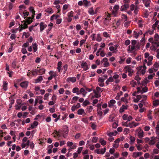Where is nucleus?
Wrapping results in <instances>:
<instances>
[{"label": "nucleus", "instance_id": "1", "mask_svg": "<svg viewBox=\"0 0 159 159\" xmlns=\"http://www.w3.org/2000/svg\"><path fill=\"white\" fill-rule=\"evenodd\" d=\"M154 39H153V38H151L148 39V41L151 43L153 45L151 47V49L154 51L156 49V48L155 46L157 47L159 46V41L158 40L159 39V35L158 34H155Z\"/></svg>", "mask_w": 159, "mask_h": 159}, {"label": "nucleus", "instance_id": "2", "mask_svg": "<svg viewBox=\"0 0 159 159\" xmlns=\"http://www.w3.org/2000/svg\"><path fill=\"white\" fill-rule=\"evenodd\" d=\"M139 47L136 44V41L135 40H133L131 43V45H129L127 48V51L129 53H133Z\"/></svg>", "mask_w": 159, "mask_h": 159}, {"label": "nucleus", "instance_id": "3", "mask_svg": "<svg viewBox=\"0 0 159 159\" xmlns=\"http://www.w3.org/2000/svg\"><path fill=\"white\" fill-rule=\"evenodd\" d=\"M78 5L80 6H83L86 7H89L91 5L90 2L87 0L80 1L78 2Z\"/></svg>", "mask_w": 159, "mask_h": 159}, {"label": "nucleus", "instance_id": "4", "mask_svg": "<svg viewBox=\"0 0 159 159\" xmlns=\"http://www.w3.org/2000/svg\"><path fill=\"white\" fill-rule=\"evenodd\" d=\"M102 91V90L98 87H97L95 89L93 90V92L94 93V96L96 98H99L101 96V93Z\"/></svg>", "mask_w": 159, "mask_h": 159}, {"label": "nucleus", "instance_id": "5", "mask_svg": "<svg viewBox=\"0 0 159 159\" xmlns=\"http://www.w3.org/2000/svg\"><path fill=\"white\" fill-rule=\"evenodd\" d=\"M130 11L128 12V13L129 14L131 11H134V13L135 14H137L139 10V7L138 6H135L134 4H131L130 6Z\"/></svg>", "mask_w": 159, "mask_h": 159}, {"label": "nucleus", "instance_id": "6", "mask_svg": "<svg viewBox=\"0 0 159 159\" xmlns=\"http://www.w3.org/2000/svg\"><path fill=\"white\" fill-rule=\"evenodd\" d=\"M30 143V141L28 140V138L26 137H24L22 141V143L21 144V146L22 148H24L26 146H28L29 145Z\"/></svg>", "mask_w": 159, "mask_h": 159}, {"label": "nucleus", "instance_id": "7", "mask_svg": "<svg viewBox=\"0 0 159 159\" xmlns=\"http://www.w3.org/2000/svg\"><path fill=\"white\" fill-rule=\"evenodd\" d=\"M124 70L125 73H128V75L129 76H131L134 72L133 69L129 66H127L125 67Z\"/></svg>", "mask_w": 159, "mask_h": 159}, {"label": "nucleus", "instance_id": "8", "mask_svg": "<svg viewBox=\"0 0 159 159\" xmlns=\"http://www.w3.org/2000/svg\"><path fill=\"white\" fill-rule=\"evenodd\" d=\"M146 65H144L143 66H140L137 68L138 72L139 74H142L143 75L146 72Z\"/></svg>", "mask_w": 159, "mask_h": 159}, {"label": "nucleus", "instance_id": "9", "mask_svg": "<svg viewBox=\"0 0 159 159\" xmlns=\"http://www.w3.org/2000/svg\"><path fill=\"white\" fill-rule=\"evenodd\" d=\"M137 92L138 93L143 94L146 93L148 91V88L147 87H138L137 88Z\"/></svg>", "mask_w": 159, "mask_h": 159}, {"label": "nucleus", "instance_id": "10", "mask_svg": "<svg viewBox=\"0 0 159 159\" xmlns=\"http://www.w3.org/2000/svg\"><path fill=\"white\" fill-rule=\"evenodd\" d=\"M119 9V6L118 5H115L112 11V14L115 17L117 16L118 11Z\"/></svg>", "mask_w": 159, "mask_h": 159}, {"label": "nucleus", "instance_id": "11", "mask_svg": "<svg viewBox=\"0 0 159 159\" xmlns=\"http://www.w3.org/2000/svg\"><path fill=\"white\" fill-rule=\"evenodd\" d=\"M69 129L67 126L66 125H65L63 126L62 134L64 138H66L68 133Z\"/></svg>", "mask_w": 159, "mask_h": 159}, {"label": "nucleus", "instance_id": "12", "mask_svg": "<svg viewBox=\"0 0 159 159\" xmlns=\"http://www.w3.org/2000/svg\"><path fill=\"white\" fill-rule=\"evenodd\" d=\"M116 102L115 100L114 99L111 100L110 101L108 102V106L110 108H112L114 109L116 108V107L115 105Z\"/></svg>", "mask_w": 159, "mask_h": 159}, {"label": "nucleus", "instance_id": "13", "mask_svg": "<svg viewBox=\"0 0 159 159\" xmlns=\"http://www.w3.org/2000/svg\"><path fill=\"white\" fill-rule=\"evenodd\" d=\"M136 133L137 134V135L140 138L143 137L144 136V133L143 130L140 128H139L136 130Z\"/></svg>", "mask_w": 159, "mask_h": 159}, {"label": "nucleus", "instance_id": "14", "mask_svg": "<svg viewBox=\"0 0 159 159\" xmlns=\"http://www.w3.org/2000/svg\"><path fill=\"white\" fill-rule=\"evenodd\" d=\"M67 145L70 147L68 149L69 151L71 149H75L76 147V144H74L73 142L70 141H68L67 143Z\"/></svg>", "mask_w": 159, "mask_h": 159}, {"label": "nucleus", "instance_id": "15", "mask_svg": "<svg viewBox=\"0 0 159 159\" xmlns=\"http://www.w3.org/2000/svg\"><path fill=\"white\" fill-rule=\"evenodd\" d=\"M81 66L85 71L87 70L89 68V66L87 63L84 61H82L81 64Z\"/></svg>", "mask_w": 159, "mask_h": 159}, {"label": "nucleus", "instance_id": "16", "mask_svg": "<svg viewBox=\"0 0 159 159\" xmlns=\"http://www.w3.org/2000/svg\"><path fill=\"white\" fill-rule=\"evenodd\" d=\"M142 32L141 30H135L133 32V35L135 38H138L140 34H142Z\"/></svg>", "mask_w": 159, "mask_h": 159}, {"label": "nucleus", "instance_id": "17", "mask_svg": "<svg viewBox=\"0 0 159 159\" xmlns=\"http://www.w3.org/2000/svg\"><path fill=\"white\" fill-rule=\"evenodd\" d=\"M145 6L146 7H150L152 3L151 0H142Z\"/></svg>", "mask_w": 159, "mask_h": 159}, {"label": "nucleus", "instance_id": "18", "mask_svg": "<svg viewBox=\"0 0 159 159\" xmlns=\"http://www.w3.org/2000/svg\"><path fill=\"white\" fill-rule=\"evenodd\" d=\"M113 77L114 80H115V82L116 84H118L119 83L120 80L119 79V76L118 75L115 73H114Z\"/></svg>", "mask_w": 159, "mask_h": 159}, {"label": "nucleus", "instance_id": "19", "mask_svg": "<svg viewBox=\"0 0 159 159\" xmlns=\"http://www.w3.org/2000/svg\"><path fill=\"white\" fill-rule=\"evenodd\" d=\"M152 28L153 30H159V20H157L152 25Z\"/></svg>", "mask_w": 159, "mask_h": 159}, {"label": "nucleus", "instance_id": "20", "mask_svg": "<svg viewBox=\"0 0 159 159\" xmlns=\"http://www.w3.org/2000/svg\"><path fill=\"white\" fill-rule=\"evenodd\" d=\"M108 59L106 58H103L102 62L103 63V65L105 67H107L109 66V64L108 62Z\"/></svg>", "mask_w": 159, "mask_h": 159}, {"label": "nucleus", "instance_id": "21", "mask_svg": "<svg viewBox=\"0 0 159 159\" xmlns=\"http://www.w3.org/2000/svg\"><path fill=\"white\" fill-rule=\"evenodd\" d=\"M106 150V148H105L101 149H97L95 150V151L98 154H103L105 152Z\"/></svg>", "mask_w": 159, "mask_h": 159}, {"label": "nucleus", "instance_id": "22", "mask_svg": "<svg viewBox=\"0 0 159 159\" xmlns=\"http://www.w3.org/2000/svg\"><path fill=\"white\" fill-rule=\"evenodd\" d=\"M139 124L133 121L131 122H129L128 123V127H129L130 128H132L133 127H135L136 126L138 125Z\"/></svg>", "mask_w": 159, "mask_h": 159}, {"label": "nucleus", "instance_id": "23", "mask_svg": "<svg viewBox=\"0 0 159 159\" xmlns=\"http://www.w3.org/2000/svg\"><path fill=\"white\" fill-rule=\"evenodd\" d=\"M76 78L75 77H69L66 79L67 82H71L72 83H74L76 81Z\"/></svg>", "mask_w": 159, "mask_h": 159}, {"label": "nucleus", "instance_id": "24", "mask_svg": "<svg viewBox=\"0 0 159 159\" xmlns=\"http://www.w3.org/2000/svg\"><path fill=\"white\" fill-rule=\"evenodd\" d=\"M28 83L27 81L23 82L20 84V85L23 88H26L28 87Z\"/></svg>", "mask_w": 159, "mask_h": 159}, {"label": "nucleus", "instance_id": "25", "mask_svg": "<svg viewBox=\"0 0 159 159\" xmlns=\"http://www.w3.org/2000/svg\"><path fill=\"white\" fill-rule=\"evenodd\" d=\"M70 5L68 4L64 5L62 7V12L64 14H65L67 11V9L69 8Z\"/></svg>", "mask_w": 159, "mask_h": 159}, {"label": "nucleus", "instance_id": "26", "mask_svg": "<svg viewBox=\"0 0 159 159\" xmlns=\"http://www.w3.org/2000/svg\"><path fill=\"white\" fill-rule=\"evenodd\" d=\"M143 154L141 152H135L133 153V157L134 158H137L138 157L141 156Z\"/></svg>", "mask_w": 159, "mask_h": 159}, {"label": "nucleus", "instance_id": "27", "mask_svg": "<svg viewBox=\"0 0 159 159\" xmlns=\"http://www.w3.org/2000/svg\"><path fill=\"white\" fill-rule=\"evenodd\" d=\"M88 11L89 14L91 15H94L95 14L97 13V12L96 11H94L93 7L89 8Z\"/></svg>", "mask_w": 159, "mask_h": 159}, {"label": "nucleus", "instance_id": "28", "mask_svg": "<svg viewBox=\"0 0 159 159\" xmlns=\"http://www.w3.org/2000/svg\"><path fill=\"white\" fill-rule=\"evenodd\" d=\"M45 12L48 13L49 14H51L54 12V11L52 8L49 7L45 9Z\"/></svg>", "mask_w": 159, "mask_h": 159}, {"label": "nucleus", "instance_id": "29", "mask_svg": "<svg viewBox=\"0 0 159 159\" xmlns=\"http://www.w3.org/2000/svg\"><path fill=\"white\" fill-rule=\"evenodd\" d=\"M80 107V104L79 103H78L76 105L73 106L71 108V110L73 111H74L76 109Z\"/></svg>", "mask_w": 159, "mask_h": 159}, {"label": "nucleus", "instance_id": "30", "mask_svg": "<svg viewBox=\"0 0 159 159\" xmlns=\"http://www.w3.org/2000/svg\"><path fill=\"white\" fill-rule=\"evenodd\" d=\"M73 16V12L70 11L68 13V17L67 18V20L68 22H71L72 20L71 17Z\"/></svg>", "mask_w": 159, "mask_h": 159}, {"label": "nucleus", "instance_id": "31", "mask_svg": "<svg viewBox=\"0 0 159 159\" xmlns=\"http://www.w3.org/2000/svg\"><path fill=\"white\" fill-rule=\"evenodd\" d=\"M38 125V122L36 121H34L33 123L31 124V126L28 128V130H30V128L33 129Z\"/></svg>", "mask_w": 159, "mask_h": 159}, {"label": "nucleus", "instance_id": "32", "mask_svg": "<svg viewBox=\"0 0 159 159\" xmlns=\"http://www.w3.org/2000/svg\"><path fill=\"white\" fill-rule=\"evenodd\" d=\"M49 74L50 75H52L53 77H55L58 75L57 72L54 71H50L49 72Z\"/></svg>", "mask_w": 159, "mask_h": 159}, {"label": "nucleus", "instance_id": "33", "mask_svg": "<svg viewBox=\"0 0 159 159\" xmlns=\"http://www.w3.org/2000/svg\"><path fill=\"white\" fill-rule=\"evenodd\" d=\"M134 101L135 103L138 102L141 99V95H137L136 96V98H133Z\"/></svg>", "mask_w": 159, "mask_h": 159}, {"label": "nucleus", "instance_id": "34", "mask_svg": "<svg viewBox=\"0 0 159 159\" xmlns=\"http://www.w3.org/2000/svg\"><path fill=\"white\" fill-rule=\"evenodd\" d=\"M141 97L143 99L142 100L140 101V102H141L143 103L145 105L146 104V99L147 98V96L145 95H141Z\"/></svg>", "mask_w": 159, "mask_h": 159}, {"label": "nucleus", "instance_id": "35", "mask_svg": "<svg viewBox=\"0 0 159 159\" xmlns=\"http://www.w3.org/2000/svg\"><path fill=\"white\" fill-rule=\"evenodd\" d=\"M42 98V97L41 96H37L36 97V99L37 100L38 102L40 104H41L43 102Z\"/></svg>", "mask_w": 159, "mask_h": 159}, {"label": "nucleus", "instance_id": "36", "mask_svg": "<svg viewBox=\"0 0 159 159\" xmlns=\"http://www.w3.org/2000/svg\"><path fill=\"white\" fill-rule=\"evenodd\" d=\"M129 7V5L127 4H124L123 5L120 7V9L121 11H124L126 9L128 8Z\"/></svg>", "mask_w": 159, "mask_h": 159}, {"label": "nucleus", "instance_id": "37", "mask_svg": "<svg viewBox=\"0 0 159 159\" xmlns=\"http://www.w3.org/2000/svg\"><path fill=\"white\" fill-rule=\"evenodd\" d=\"M77 113L79 115H85L84 110L82 108H80L78 110Z\"/></svg>", "mask_w": 159, "mask_h": 159}, {"label": "nucleus", "instance_id": "38", "mask_svg": "<svg viewBox=\"0 0 159 159\" xmlns=\"http://www.w3.org/2000/svg\"><path fill=\"white\" fill-rule=\"evenodd\" d=\"M109 49L110 51L112 52L113 53H116L118 51L117 49H116V48L113 46H110L109 48Z\"/></svg>", "mask_w": 159, "mask_h": 159}, {"label": "nucleus", "instance_id": "39", "mask_svg": "<svg viewBox=\"0 0 159 159\" xmlns=\"http://www.w3.org/2000/svg\"><path fill=\"white\" fill-rule=\"evenodd\" d=\"M127 106L123 105L120 108L119 112L120 113H122L124 112L125 110L127 109Z\"/></svg>", "mask_w": 159, "mask_h": 159}, {"label": "nucleus", "instance_id": "40", "mask_svg": "<svg viewBox=\"0 0 159 159\" xmlns=\"http://www.w3.org/2000/svg\"><path fill=\"white\" fill-rule=\"evenodd\" d=\"M46 25H45L44 23L41 22L40 24V30L41 32L46 27Z\"/></svg>", "mask_w": 159, "mask_h": 159}, {"label": "nucleus", "instance_id": "41", "mask_svg": "<svg viewBox=\"0 0 159 159\" xmlns=\"http://www.w3.org/2000/svg\"><path fill=\"white\" fill-rule=\"evenodd\" d=\"M95 40L98 42H100L102 40V38L100 34H97Z\"/></svg>", "mask_w": 159, "mask_h": 159}, {"label": "nucleus", "instance_id": "42", "mask_svg": "<svg viewBox=\"0 0 159 159\" xmlns=\"http://www.w3.org/2000/svg\"><path fill=\"white\" fill-rule=\"evenodd\" d=\"M72 92L74 93H76L77 95H79L80 94L79 92V89L77 87H75L73 89Z\"/></svg>", "mask_w": 159, "mask_h": 159}, {"label": "nucleus", "instance_id": "43", "mask_svg": "<svg viewBox=\"0 0 159 159\" xmlns=\"http://www.w3.org/2000/svg\"><path fill=\"white\" fill-rule=\"evenodd\" d=\"M159 67V63L157 62H155L153 66V69L155 71H157Z\"/></svg>", "mask_w": 159, "mask_h": 159}, {"label": "nucleus", "instance_id": "44", "mask_svg": "<svg viewBox=\"0 0 159 159\" xmlns=\"http://www.w3.org/2000/svg\"><path fill=\"white\" fill-rule=\"evenodd\" d=\"M43 80L42 76H39V77L36 79L35 80V83H40Z\"/></svg>", "mask_w": 159, "mask_h": 159}, {"label": "nucleus", "instance_id": "45", "mask_svg": "<svg viewBox=\"0 0 159 159\" xmlns=\"http://www.w3.org/2000/svg\"><path fill=\"white\" fill-rule=\"evenodd\" d=\"M3 84L2 85V87H3V89L5 91L7 90V84H8L5 81H3Z\"/></svg>", "mask_w": 159, "mask_h": 159}, {"label": "nucleus", "instance_id": "46", "mask_svg": "<svg viewBox=\"0 0 159 159\" xmlns=\"http://www.w3.org/2000/svg\"><path fill=\"white\" fill-rule=\"evenodd\" d=\"M32 45L33 49L34 52H35L37 50V45L35 43H33Z\"/></svg>", "mask_w": 159, "mask_h": 159}, {"label": "nucleus", "instance_id": "47", "mask_svg": "<svg viewBox=\"0 0 159 159\" xmlns=\"http://www.w3.org/2000/svg\"><path fill=\"white\" fill-rule=\"evenodd\" d=\"M113 81H114V80L113 79V76H111L107 80L106 82V83L107 84H108L109 82H113Z\"/></svg>", "mask_w": 159, "mask_h": 159}, {"label": "nucleus", "instance_id": "48", "mask_svg": "<svg viewBox=\"0 0 159 159\" xmlns=\"http://www.w3.org/2000/svg\"><path fill=\"white\" fill-rule=\"evenodd\" d=\"M153 57H150L148 58V61L147 63V65L148 66H150L152 64V61L153 59Z\"/></svg>", "mask_w": 159, "mask_h": 159}, {"label": "nucleus", "instance_id": "49", "mask_svg": "<svg viewBox=\"0 0 159 159\" xmlns=\"http://www.w3.org/2000/svg\"><path fill=\"white\" fill-rule=\"evenodd\" d=\"M21 15L23 16L24 17V19H26V16H28L29 15V13L27 11L23 12L22 13H20Z\"/></svg>", "mask_w": 159, "mask_h": 159}, {"label": "nucleus", "instance_id": "50", "mask_svg": "<svg viewBox=\"0 0 159 159\" xmlns=\"http://www.w3.org/2000/svg\"><path fill=\"white\" fill-rule=\"evenodd\" d=\"M129 139L130 140L129 142L130 143L132 144L134 143L135 140V138L134 137L130 136L129 138Z\"/></svg>", "mask_w": 159, "mask_h": 159}, {"label": "nucleus", "instance_id": "51", "mask_svg": "<svg viewBox=\"0 0 159 159\" xmlns=\"http://www.w3.org/2000/svg\"><path fill=\"white\" fill-rule=\"evenodd\" d=\"M90 126L92 129L93 130H96L97 126L95 123L93 122H91L90 123Z\"/></svg>", "mask_w": 159, "mask_h": 159}, {"label": "nucleus", "instance_id": "52", "mask_svg": "<svg viewBox=\"0 0 159 159\" xmlns=\"http://www.w3.org/2000/svg\"><path fill=\"white\" fill-rule=\"evenodd\" d=\"M59 17V16L58 15H55V14H54L52 15L50 17V20H53L54 19H56L57 18H58V17Z\"/></svg>", "mask_w": 159, "mask_h": 159}, {"label": "nucleus", "instance_id": "53", "mask_svg": "<svg viewBox=\"0 0 159 159\" xmlns=\"http://www.w3.org/2000/svg\"><path fill=\"white\" fill-rule=\"evenodd\" d=\"M38 72H39L41 74H43L45 73V70L43 68H41L39 70H37Z\"/></svg>", "mask_w": 159, "mask_h": 159}, {"label": "nucleus", "instance_id": "54", "mask_svg": "<svg viewBox=\"0 0 159 159\" xmlns=\"http://www.w3.org/2000/svg\"><path fill=\"white\" fill-rule=\"evenodd\" d=\"M123 94V93L121 91H120V92L119 93H118L117 94V96L115 97V98L117 100H118L119 99V98Z\"/></svg>", "mask_w": 159, "mask_h": 159}, {"label": "nucleus", "instance_id": "55", "mask_svg": "<svg viewBox=\"0 0 159 159\" xmlns=\"http://www.w3.org/2000/svg\"><path fill=\"white\" fill-rule=\"evenodd\" d=\"M80 93H81L83 95H84V96L86 93V92H85L84 89L83 88H81L79 91Z\"/></svg>", "mask_w": 159, "mask_h": 159}, {"label": "nucleus", "instance_id": "56", "mask_svg": "<svg viewBox=\"0 0 159 159\" xmlns=\"http://www.w3.org/2000/svg\"><path fill=\"white\" fill-rule=\"evenodd\" d=\"M103 35L104 37L107 38H110V34H108L107 32H104L103 33Z\"/></svg>", "mask_w": 159, "mask_h": 159}, {"label": "nucleus", "instance_id": "57", "mask_svg": "<svg viewBox=\"0 0 159 159\" xmlns=\"http://www.w3.org/2000/svg\"><path fill=\"white\" fill-rule=\"evenodd\" d=\"M79 99V97L77 96H75L72 98V100L71 102V103H75V101H77Z\"/></svg>", "mask_w": 159, "mask_h": 159}, {"label": "nucleus", "instance_id": "58", "mask_svg": "<svg viewBox=\"0 0 159 159\" xmlns=\"http://www.w3.org/2000/svg\"><path fill=\"white\" fill-rule=\"evenodd\" d=\"M143 21L141 19L139 20L138 21V24L139 26L140 27H143Z\"/></svg>", "mask_w": 159, "mask_h": 159}, {"label": "nucleus", "instance_id": "59", "mask_svg": "<svg viewBox=\"0 0 159 159\" xmlns=\"http://www.w3.org/2000/svg\"><path fill=\"white\" fill-rule=\"evenodd\" d=\"M106 17L105 18H104V20H107L108 21V22H109V21L110 20L111 18H110V14H109L107 13L106 15Z\"/></svg>", "mask_w": 159, "mask_h": 159}, {"label": "nucleus", "instance_id": "60", "mask_svg": "<svg viewBox=\"0 0 159 159\" xmlns=\"http://www.w3.org/2000/svg\"><path fill=\"white\" fill-rule=\"evenodd\" d=\"M99 142L102 145H105L106 144V142L102 139H100Z\"/></svg>", "mask_w": 159, "mask_h": 159}, {"label": "nucleus", "instance_id": "61", "mask_svg": "<svg viewBox=\"0 0 159 159\" xmlns=\"http://www.w3.org/2000/svg\"><path fill=\"white\" fill-rule=\"evenodd\" d=\"M121 17L123 20H124L125 21H126L127 20V16L124 14H121Z\"/></svg>", "mask_w": 159, "mask_h": 159}, {"label": "nucleus", "instance_id": "62", "mask_svg": "<svg viewBox=\"0 0 159 159\" xmlns=\"http://www.w3.org/2000/svg\"><path fill=\"white\" fill-rule=\"evenodd\" d=\"M153 104L155 106H159V100H156L153 101Z\"/></svg>", "mask_w": 159, "mask_h": 159}, {"label": "nucleus", "instance_id": "63", "mask_svg": "<svg viewBox=\"0 0 159 159\" xmlns=\"http://www.w3.org/2000/svg\"><path fill=\"white\" fill-rule=\"evenodd\" d=\"M98 138L96 137H93L92 139V141L93 143H96L98 140Z\"/></svg>", "mask_w": 159, "mask_h": 159}, {"label": "nucleus", "instance_id": "64", "mask_svg": "<svg viewBox=\"0 0 159 159\" xmlns=\"http://www.w3.org/2000/svg\"><path fill=\"white\" fill-rule=\"evenodd\" d=\"M155 140L154 139H152L149 141V143L150 145H154L155 143Z\"/></svg>", "mask_w": 159, "mask_h": 159}]
</instances>
